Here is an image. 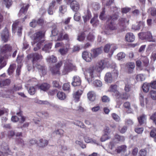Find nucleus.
Returning a JSON list of instances; mask_svg holds the SVG:
<instances>
[{"label":"nucleus","instance_id":"obj_1","mask_svg":"<svg viewBox=\"0 0 156 156\" xmlns=\"http://www.w3.org/2000/svg\"><path fill=\"white\" fill-rule=\"evenodd\" d=\"M12 50V47L9 44H5L2 46L0 50V69L4 67L6 64L5 59L9 58L11 54L10 52Z\"/></svg>","mask_w":156,"mask_h":156},{"label":"nucleus","instance_id":"obj_2","mask_svg":"<svg viewBox=\"0 0 156 156\" xmlns=\"http://www.w3.org/2000/svg\"><path fill=\"white\" fill-rule=\"evenodd\" d=\"M43 34L41 31L37 32L34 34L33 39L34 44L37 43L36 45V47H34V48L35 51H37L41 48V44L44 41L43 38Z\"/></svg>","mask_w":156,"mask_h":156},{"label":"nucleus","instance_id":"obj_3","mask_svg":"<svg viewBox=\"0 0 156 156\" xmlns=\"http://www.w3.org/2000/svg\"><path fill=\"white\" fill-rule=\"evenodd\" d=\"M76 66L69 60L66 61L64 64L63 69L62 71L63 75L67 74L70 71L75 69Z\"/></svg>","mask_w":156,"mask_h":156},{"label":"nucleus","instance_id":"obj_4","mask_svg":"<svg viewBox=\"0 0 156 156\" xmlns=\"http://www.w3.org/2000/svg\"><path fill=\"white\" fill-rule=\"evenodd\" d=\"M27 57L28 59L31 60L33 66H34V63L38 61H40L43 58V56L37 53L28 55Z\"/></svg>","mask_w":156,"mask_h":156},{"label":"nucleus","instance_id":"obj_5","mask_svg":"<svg viewBox=\"0 0 156 156\" xmlns=\"http://www.w3.org/2000/svg\"><path fill=\"white\" fill-rule=\"evenodd\" d=\"M139 37L142 39H147L150 42H155V40L154 38L151 33L148 32L146 33H140L138 34Z\"/></svg>","mask_w":156,"mask_h":156},{"label":"nucleus","instance_id":"obj_6","mask_svg":"<svg viewBox=\"0 0 156 156\" xmlns=\"http://www.w3.org/2000/svg\"><path fill=\"white\" fill-rule=\"evenodd\" d=\"M139 100L140 105L142 107H144L145 105L147 107L149 105V101L146 96L143 93H140L139 95Z\"/></svg>","mask_w":156,"mask_h":156},{"label":"nucleus","instance_id":"obj_7","mask_svg":"<svg viewBox=\"0 0 156 156\" xmlns=\"http://www.w3.org/2000/svg\"><path fill=\"white\" fill-rule=\"evenodd\" d=\"M93 72V67H90L87 68L86 71L84 72L85 78L87 79V81L89 83H90V80L89 79L90 78H93L94 77Z\"/></svg>","mask_w":156,"mask_h":156},{"label":"nucleus","instance_id":"obj_8","mask_svg":"<svg viewBox=\"0 0 156 156\" xmlns=\"http://www.w3.org/2000/svg\"><path fill=\"white\" fill-rule=\"evenodd\" d=\"M2 41L4 42H7L9 38V34L8 29L5 27L1 34Z\"/></svg>","mask_w":156,"mask_h":156},{"label":"nucleus","instance_id":"obj_9","mask_svg":"<svg viewBox=\"0 0 156 156\" xmlns=\"http://www.w3.org/2000/svg\"><path fill=\"white\" fill-rule=\"evenodd\" d=\"M117 48L116 45L114 44H107L105 46L104 50L105 52H108L110 50L111 52H113V51Z\"/></svg>","mask_w":156,"mask_h":156},{"label":"nucleus","instance_id":"obj_10","mask_svg":"<svg viewBox=\"0 0 156 156\" xmlns=\"http://www.w3.org/2000/svg\"><path fill=\"white\" fill-rule=\"evenodd\" d=\"M107 24L108 25V27L111 30H114L117 29L116 26L114 23V20L111 16L108 18Z\"/></svg>","mask_w":156,"mask_h":156},{"label":"nucleus","instance_id":"obj_11","mask_svg":"<svg viewBox=\"0 0 156 156\" xmlns=\"http://www.w3.org/2000/svg\"><path fill=\"white\" fill-rule=\"evenodd\" d=\"M33 66L37 68L41 75L44 76L46 74L47 72V69L44 66L40 65L39 64H37L35 66L34 65Z\"/></svg>","mask_w":156,"mask_h":156},{"label":"nucleus","instance_id":"obj_12","mask_svg":"<svg viewBox=\"0 0 156 156\" xmlns=\"http://www.w3.org/2000/svg\"><path fill=\"white\" fill-rule=\"evenodd\" d=\"M51 35L53 36L58 35L57 41H61L62 40L63 33L62 31L58 32L57 28H55L51 31Z\"/></svg>","mask_w":156,"mask_h":156},{"label":"nucleus","instance_id":"obj_13","mask_svg":"<svg viewBox=\"0 0 156 156\" xmlns=\"http://www.w3.org/2000/svg\"><path fill=\"white\" fill-rule=\"evenodd\" d=\"M82 57L87 62H90L93 57L91 54L87 51H84L83 52Z\"/></svg>","mask_w":156,"mask_h":156},{"label":"nucleus","instance_id":"obj_14","mask_svg":"<svg viewBox=\"0 0 156 156\" xmlns=\"http://www.w3.org/2000/svg\"><path fill=\"white\" fill-rule=\"evenodd\" d=\"M69 48L70 44L69 43H67L66 44L65 46L63 47V48L59 50V52L61 55H64L67 53Z\"/></svg>","mask_w":156,"mask_h":156},{"label":"nucleus","instance_id":"obj_15","mask_svg":"<svg viewBox=\"0 0 156 156\" xmlns=\"http://www.w3.org/2000/svg\"><path fill=\"white\" fill-rule=\"evenodd\" d=\"M73 81L72 83V85L73 86H79L81 83L80 78L77 76H75L73 77Z\"/></svg>","mask_w":156,"mask_h":156},{"label":"nucleus","instance_id":"obj_16","mask_svg":"<svg viewBox=\"0 0 156 156\" xmlns=\"http://www.w3.org/2000/svg\"><path fill=\"white\" fill-rule=\"evenodd\" d=\"M125 39L128 42H132L135 40V36L132 33H128L126 35Z\"/></svg>","mask_w":156,"mask_h":156},{"label":"nucleus","instance_id":"obj_17","mask_svg":"<svg viewBox=\"0 0 156 156\" xmlns=\"http://www.w3.org/2000/svg\"><path fill=\"white\" fill-rule=\"evenodd\" d=\"M105 80L107 83H111L113 81V77L111 73H106L105 76Z\"/></svg>","mask_w":156,"mask_h":156},{"label":"nucleus","instance_id":"obj_18","mask_svg":"<svg viewBox=\"0 0 156 156\" xmlns=\"http://www.w3.org/2000/svg\"><path fill=\"white\" fill-rule=\"evenodd\" d=\"M11 83V80L9 79H7L0 81V86L1 87L7 86Z\"/></svg>","mask_w":156,"mask_h":156},{"label":"nucleus","instance_id":"obj_19","mask_svg":"<svg viewBox=\"0 0 156 156\" xmlns=\"http://www.w3.org/2000/svg\"><path fill=\"white\" fill-rule=\"evenodd\" d=\"M87 96L88 99L91 101H93L95 100L96 95L94 91H89L87 94Z\"/></svg>","mask_w":156,"mask_h":156},{"label":"nucleus","instance_id":"obj_20","mask_svg":"<svg viewBox=\"0 0 156 156\" xmlns=\"http://www.w3.org/2000/svg\"><path fill=\"white\" fill-rule=\"evenodd\" d=\"M93 57H95L102 52V48H101L94 49L92 50Z\"/></svg>","mask_w":156,"mask_h":156},{"label":"nucleus","instance_id":"obj_21","mask_svg":"<svg viewBox=\"0 0 156 156\" xmlns=\"http://www.w3.org/2000/svg\"><path fill=\"white\" fill-rule=\"evenodd\" d=\"M29 7V5H28L24 4L23 5V6L22 7L19 12V15L21 16L22 14H25L27 12L28 9Z\"/></svg>","mask_w":156,"mask_h":156},{"label":"nucleus","instance_id":"obj_22","mask_svg":"<svg viewBox=\"0 0 156 156\" xmlns=\"http://www.w3.org/2000/svg\"><path fill=\"white\" fill-rule=\"evenodd\" d=\"M108 90L115 93L117 96H118L120 94L119 92L117 90V86L115 85H111L110 87Z\"/></svg>","mask_w":156,"mask_h":156},{"label":"nucleus","instance_id":"obj_23","mask_svg":"<svg viewBox=\"0 0 156 156\" xmlns=\"http://www.w3.org/2000/svg\"><path fill=\"white\" fill-rule=\"evenodd\" d=\"M52 44L51 43L45 44L44 47L42 48V50L45 52H49L52 47Z\"/></svg>","mask_w":156,"mask_h":156},{"label":"nucleus","instance_id":"obj_24","mask_svg":"<svg viewBox=\"0 0 156 156\" xmlns=\"http://www.w3.org/2000/svg\"><path fill=\"white\" fill-rule=\"evenodd\" d=\"M90 23L93 26H96L99 24V20L98 16H94L91 20Z\"/></svg>","mask_w":156,"mask_h":156},{"label":"nucleus","instance_id":"obj_25","mask_svg":"<svg viewBox=\"0 0 156 156\" xmlns=\"http://www.w3.org/2000/svg\"><path fill=\"white\" fill-rule=\"evenodd\" d=\"M126 146L125 145H122L118 147L116 150L117 152L118 153H119L121 152L124 153L126 151Z\"/></svg>","mask_w":156,"mask_h":156},{"label":"nucleus","instance_id":"obj_26","mask_svg":"<svg viewBox=\"0 0 156 156\" xmlns=\"http://www.w3.org/2000/svg\"><path fill=\"white\" fill-rule=\"evenodd\" d=\"M39 87L41 90L45 91L49 88L50 85L47 83H44L42 84Z\"/></svg>","mask_w":156,"mask_h":156},{"label":"nucleus","instance_id":"obj_27","mask_svg":"<svg viewBox=\"0 0 156 156\" xmlns=\"http://www.w3.org/2000/svg\"><path fill=\"white\" fill-rule=\"evenodd\" d=\"M91 14L90 12L87 10V13L83 16V18L84 23H86L91 17Z\"/></svg>","mask_w":156,"mask_h":156},{"label":"nucleus","instance_id":"obj_28","mask_svg":"<svg viewBox=\"0 0 156 156\" xmlns=\"http://www.w3.org/2000/svg\"><path fill=\"white\" fill-rule=\"evenodd\" d=\"M95 38V36L91 33H89L86 36V41L90 42H93Z\"/></svg>","mask_w":156,"mask_h":156},{"label":"nucleus","instance_id":"obj_29","mask_svg":"<svg viewBox=\"0 0 156 156\" xmlns=\"http://www.w3.org/2000/svg\"><path fill=\"white\" fill-rule=\"evenodd\" d=\"M139 123L142 125L145 123L146 122V116L145 115H142L138 118Z\"/></svg>","mask_w":156,"mask_h":156},{"label":"nucleus","instance_id":"obj_30","mask_svg":"<svg viewBox=\"0 0 156 156\" xmlns=\"http://www.w3.org/2000/svg\"><path fill=\"white\" fill-rule=\"evenodd\" d=\"M46 59L47 62L49 63H55L57 61L56 57L53 55L48 56L46 58Z\"/></svg>","mask_w":156,"mask_h":156},{"label":"nucleus","instance_id":"obj_31","mask_svg":"<svg viewBox=\"0 0 156 156\" xmlns=\"http://www.w3.org/2000/svg\"><path fill=\"white\" fill-rule=\"evenodd\" d=\"M84 139L85 141L87 143H97V142L96 140H93L92 138L87 136H85L84 137Z\"/></svg>","mask_w":156,"mask_h":156},{"label":"nucleus","instance_id":"obj_32","mask_svg":"<svg viewBox=\"0 0 156 156\" xmlns=\"http://www.w3.org/2000/svg\"><path fill=\"white\" fill-rule=\"evenodd\" d=\"M58 98L61 100H64L66 99V95L65 94L62 92H59L57 94Z\"/></svg>","mask_w":156,"mask_h":156},{"label":"nucleus","instance_id":"obj_33","mask_svg":"<svg viewBox=\"0 0 156 156\" xmlns=\"http://www.w3.org/2000/svg\"><path fill=\"white\" fill-rule=\"evenodd\" d=\"M86 34L82 33L79 34L77 37V40L79 41H83L85 39Z\"/></svg>","mask_w":156,"mask_h":156},{"label":"nucleus","instance_id":"obj_34","mask_svg":"<svg viewBox=\"0 0 156 156\" xmlns=\"http://www.w3.org/2000/svg\"><path fill=\"white\" fill-rule=\"evenodd\" d=\"M144 26V23L142 22H140L137 25H133L132 29L135 30H137L140 29L142 27Z\"/></svg>","mask_w":156,"mask_h":156},{"label":"nucleus","instance_id":"obj_35","mask_svg":"<svg viewBox=\"0 0 156 156\" xmlns=\"http://www.w3.org/2000/svg\"><path fill=\"white\" fill-rule=\"evenodd\" d=\"M127 66L129 68V73H132L135 67L134 63L132 62H129Z\"/></svg>","mask_w":156,"mask_h":156},{"label":"nucleus","instance_id":"obj_36","mask_svg":"<svg viewBox=\"0 0 156 156\" xmlns=\"http://www.w3.org/2000/svg\"><path fill=\"white\" fill-rule=\"evenodd\" d=\"M16 67V65L15 64H12L10 65L8 70V73L9 75H11L14 71L15 68Z\"/></svg>","mask_w":156,"mask_h":156},{"label":"nucleus","instance_id":"obj_37","mask_svg":"<svg viewBox=\"0 0 156 156\" xmlns=\"http://www.w3.org/2000/svg\"><path fill=\"white\" fill-rule=\"evenodd\" d=\"M150 87V84L147 83H144L142 87L143 91L145 92H148L149 90Z\"/></svg>","mask_w":156,"mask_h":156},{"label":"nucleus","instance_id":"obj_38","mask_svg":"<svg viewBox=\"0 0 156 156\" xmlns=\"http://www.w3.org/2000/svg\"><path fill=\"white\" fill-rule=\"evenodd\" d=\"M3 3L9 9L12 5V0H3Z\"/></svg>","mask_w":156,"mask_h":156},{"label":"nucleus","instance_id":"obj_39","mask_svg":"<svg viewBox=\"0 0 156 156\" xmlns=\"http://www.w3.org/2000/svg\"><path fill=\"white\" fill-rule=\"evenodd\" d=\"M48 141L45 139H41L40 140L39 146L41 147H44L47 145Z\"/></svg>","mask_w":156,"mask_h":156},{"label":"nucleus","instance_id":"obj_40","mask_svg":"<svg viewBox=\"0 0 156 156\" xmlns=\"http://www.w3.org/2000/svg\"><path fill=\"white\" fill-rule=\"evenodd\" d=\"M119 23L122 26H123L125 23H129V20H127L124 18H121L119 19Z\"/></svg>","mask_w":156,"mask_h":156},{"label":"nucleus","instance_id":"obj_41","mask_svg":"<svg viewBox=\"0 0 156 156\" xmlns=\"http://www.w3.org/2000/svg\"><path fill=\"white\" fill-rule=\"evenodd\" d=\"M74 125L77 126L82 128H84L85 126L82 122L79 121H76L73 122Z\"/></svg>","mask_w":156,"mask_h":156},{"label":"nucleus","instance_id":"obj_42","mask_svg":"<svg viewBox=\"0 0 156 156\" xmlns=\"http://www.w3.org/2000/svg\"><path fill=\"white\" fill-rule=\"evenodd\" d=\"M50 71L53 74H59V69L55 66L50 69Z\"/></svg>","mask_w":156,"mask_h":156},{"label":"nucleus","instance_id":"obj_43","mask_svg":"<svg viewBox=\"0 0 156 156\" xmlns=\"http://www.w3.org/2000/svg\"><path fill=\"white\" fill-rule=\"evenodd\" d=\"M97 64L104 69L106 65V62L105 60H102L99 62Z\"/></svg>","mask_w":156,"mask_h":156},{"label":"nucleus","instance_id":"obj_44","mask_svg":"<svg viewBox=\"0 0 156 156\" xmlns=\"http://www.w3.org/2000/svg\"><path fill=\"white\" fill-rule=\"evenodd\" d=\"M97 64L104 69L106 65V62L105 60H102L99 62Z\"/></svg>","mask_w":156,"mask_h":156},{"label":"nucleus","instance_id":"obj_45","mask_svg":"<svg viewBox=\"0 0 156 156\" xmlns=\"http://www.w3.org/2000/svg\"><path fill=\"white\" fill-rule=\"evenodd\" d=\"M2 150L5 154L8 153L9 152V148L8 146L6 144H2Z\"/></svg>","mask_w":156,"mask_h":156},{"label":"nucleus","instance_id":"obj_46","mask_svg":"<svg viewBox=\"0 0 156 156\" xmlns=\"http://www.w3.org/2000/svg\"><path fill=\"white\" fill-rule=\"evenodd\" d=\"M117 97L118 98H120L122 99L126 100L129 97V95L128 94L124 93L122 95H121L120 94Z\"/></svg>","mask_w":156,"mask_h":156},{"label":"nucleus","instance_id":"obj_47","mask_svg":"<svg viewBox=\"0 0 156 156\" xmlns=\"http://www.w3.org/2000/svg\"><path fill=\"white\" fill-rule=\"evenodd\" d=\"M75 143L77 145H79L83 149L86 147L85 145L83 144V142L81 141L77 140L75 141Z\"/></svg>","mask_w":156,"mask_h":156},{"label":"nucleus","instance_id":"obj_48","mask_svg":"<svg viewBox=\"0 0 156 156\" xmlns=\"http://www.w3.org/2000/svg\"><path fill=\"white\" fill-rule=\"evenodd\" d=\"M110 138V137L108 135L104 133L101 138V142H104Z\"/></svg>","mask_w":156,"mask_h":156},{"label":"nucleus","instance_id":"obj_49","mask_svg":"<svg viewBox=\"0 0 156 156\" xmlns=\"http://www.w3.org/2000/svg\"><path fill=\"white\" fill-rule=\"evenodd\" d=\"M126 54L123 52L119 53L117 55L118 59L119 60H121L125 58Z\"/></svg>","mask_w":156,"mask_h":156},{"label":"nucleus","instance_id":"obj_50","mask_svg":"<svg viewBox=\"0 0 156 156\" xmlns=\"http://www.w3.org/2000/svg\"><path fill=\"white\" fill-rule=\"evenodd\" d=\"M29 94L31 95H34L35 93L36 90L34 87H30L28 90Z\"/></svg>","mask_w":156,"mask_h":156},{"label":"nucleus","instance_id":"obj_51","mask_svg":"<svg viewBox=\"0 0 156 156\" xmlns=\"http://www.w3.org/2000/svg\"><path fill=\"white\" fill-rule=\"evenodd\" d=\"M94 86L96 87H101L102 85V82L101 81L98 80H95L93 83Z\"/></svg>","mask_w":156,"mask_h":156},{"label":"nucleus","instance_id":"obj_52","mask_svg":"<svg viewBox=\"0 0 156 156\" xmlns=\"http://www.w3.org/2000/svg\"><path fill=\"white\" fill-rule=\"evenodd\" d=\"M136 79L138 81H143L145 79L144 76L141 74L138 75L136 77Z\"/></svg>","mask_w":156,"mask_h":156},{"label":"nucleus","instance_id":"obj_53","mask_svg":"<svg viewBox=\"0 0 156 156\" xmlns=\"http://www.w3.org/2000/svg\"><path fill=\"white\" fill-rule=\"evenodd\" d=\"M92 7L95 10H98L100 8L99 3L97 2L93 3L92 4Z\"/></svg>","mask_w":156,"mask_h":156},{"label":"nucleus","instance_id":"obj_54","mask_svg":"<svg viewBox=\"0 0 156 156\" xmlns=\"http://www.w3.org/2000/svg\"><path fill=\"white\" fill-rule=\"evenodd\" d=\"M20 22L17 20L13 24L12 26V30H15L17 29L19 26Z\"/></svg>","mask_w":156,"mask_h":156},{"label":"nucleus","instance_id":"obj_55","mask_svg":"<svg viewBox=\"0 0 156 156\" xmlns=\"http://www.w3.org/2000/svg\"><path fill=\"white\" fill-rule=\"evenodd\" d=\"M115 139L120 141H123L125 140V138L123 136H120L118 134L115 135Z\"/></svg>","mask_w":156,"mask_h":156},{"label":"nucleus","instance_id":"obj_56","mask_svg":"<svg viewBox=\"0 0 156 156\" xmlns=\"http://www.w3.org/2000/svg\"><path fill=\"white\" fill-rule=\"evenodd\" d=\"M70 86L69 83H66L63 84V89L64 90L70 91Z\"/></svg>","mask_w":156,"mask_h":156},{"label":"nucleus","instance_id":"obj_57","mask_svg":"<svg viewBox=\"0 0 156 156\" xmlns=\"http://www.w3.org/2000/svg\"><path fill=\"white\" fill-rule=\"evenodd\" d=\"M142 61H143L145 66H147L149 63V61L147 58L145 56L141 58Z\"/></svg>","mask_w":156,"mask_h":156},{"label":"nucleus","instance_id":"obj_58","mask_svg":"<svg viewBox=\"0 0 156 156\" xmlns=\"http://www.w3.org/2000/svg\"><path fill=\"white\" fill-rule=\"evenodd\" d=\"M147 154V151L145 149L140 150L139 152V156H146Z\"/></svg>","mask_w":156,"mask_h":156},{"label":"nucleus","instance_id":"obj_59","mask_svg":"<svg viewBox=\"0 0 156 156\" xmlns=\"http://www.w3.org/2000/svg\"><path fill=\"white\" fill-rule=\"evenodd\" d=\"M152 16H154L156 15V8H151L149 9Z\"/></svg>","mask_w":156,"mask_h":156},{"label":"nucleus","instance_id":"obj_60","mask_svg":"<svg viewBox=\"0 0 156 156\" xmlns=\"http://www.w3.org/2000/svg\"><path fill=\"white\" fill-rule=\"evenodd\" d=\"M80 18V15L79 13H76L74 15V19L76 21H78Z\"/></svg>","mask_w":156,"mask_h":156},{"label":"nucleus","instance_id":"obj_61","mask_svg":"<svg viewBox=\"0 0 156 156\" xmlns=\"http://www.w3.org/2000/svg\"><path fill=\"white\" fill-rule=\"evenodd\" d=\"M17 115L19 116H20V119L21 120H20V121L21 122H24L26 118L22 116V113L21 112H19L17 113Z\"/></svg>","mask_w":156,"mask_h":156},{"label":"nucleus","instance_id":"obj_62","mask_svg":"<svg viewBox=\"0 0 156 156\" xmlns=\"http://www.w3.org/2000/svg\"><path fill=\"white\" fill-rule=\"evenodd\" d=\"M104 133L106 134L109 135L111 132V130L109 128L108 126H105L104 130Z\"/></svg>","mask_w":156,"mask_h":156},{"label":"nucleus","instance_id":"obj_63","mask_svg":"<svg viewBox=\"0 0 156 156\" xmlns=\"http://www.w3.org/2000/svg\"><path fill=\"white\" fill-rule=\"evenodd\" d=\"M105 12V8H103L102 9V11L101 12L100 16L99 18L101 20H104L105 19L104 15Z\"/></svg>","mask_w":156,"mask_h":156},{"label":"nucleus","instance_id":"obj_64","mask_svg":"<svg viewBox=\"0 0 156 156\" xmlns=\"http://www.w3.org/2000/svg\"><path fill=\"white\" fill-rule=\"evenodd\" d=\"M112 118L116 121H119L120 120V118L119 116L115 113H113L112 115Z\"/></svg>","mask_w":156,"mask_h":156}]
</instances>
